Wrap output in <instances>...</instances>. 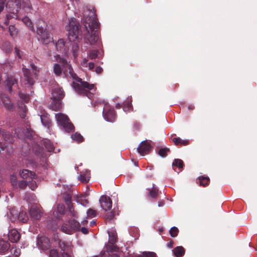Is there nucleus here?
<instances>
[{
    "mask_svg": "<svg viewBox=\"0 0 257 257\" xmlns=\"http://www.w3.org/2000/svg\"><path fill=\"white\" fill-rule=\"evenodd\" d=\"M63 197L67 206H70L72 204L71 202L72 195L70 193H64Z\"/></svg>",
    "mask_w": 257,
    "mask_h": 257,
    "instance_id": "obj_30",
    "label": "nucleus"
},
{
    "mask_svg": "<svg viewBox=\"0 0 257 257\" xmlns=\"http://www.w3.org/2000/svg\"><path fill=\"white\" fill-rule=\"evenodd\" d=\"M89 174H84L82 173L79 176V180L83 183H87L89 180Z\"/></svg>",
    "mask_w": 257,
    "mask_h": 257,
    "instance_id": "obj_38",
    "label": "nucleus"
},
{
    "mask_svg": "<svg viewBox=\"0 0 257 257\" xmlns=\"http://www.w3.org/2000/svg\"><path fill=\"white\" fill-rule=\"evenodd\" d=\"M50 255L51 257H58L59 253L56 249H53L50 250Z\"/></svg>",
    "mask_w": 257,
    "mask_h": 257,
    "instance_id": "obj_54",
    "label": "nucleus"
},
{
    "mask_svg": "<svg viewBox=\"0 0 257 257\" xmlns=\"http://www.w3.org/2000/svg\"><path fill=\"white\" fill-rule=\"evenodd\" d=\"M56 60L60 63L62 67L61 68L60 64L55 63L53 66V71L57 76H60L63 73L67 78H72L77 82H73L72 87L75 91L79 94L82 96H86L91 99L93 96V94L90 92L94 88V84H89L86 81H82V79L78 77L74 72L71 65L67 61L59 55L56 57Z\"/></svg>",
    "mask_w": 257,
    "mask_h": 257,
    "instance_id": "obj_1",
    "label": "nucleus"
},
{
    "mask_svg": "<svg viewBox=\"0 0 257 257\" xmlns=\"http://www.w3.org/2000/svg\"><path fill=\"white\" fill-rule=\"evenodd\" d=\"M173 251L174 252V255L176 257H181L185 253L184 248L182 246H177V247H175L173 250Z\"/></svg>",
    "mask_w": 257,
    "mask_h": 257,
    "instance_id": "obj_25",
    "label": "nucleus"
},
{
    "mask_svg": "<svg viewBox=\"0 0 257 257\" xmlns=\"http://www.w3.org/2000/svg\"><path fill=\"white\" fill-rule=\"evenodd\" d=\"M67 208L71 216L75 218L77 217V213L75 211L73 204H71L70 206H67Z\"/></svg>",
    "mask_w": 257,
    "mask_h": 257,
    "instance_id": "obj_43",
    "label": "nucleus"
},
{
    "mask_svg": "<svg viewBox=\"0 0 257 257\" xmlns=\"http://www.w3.org/2000/svg\"><path fill=\"white\" fill-rule=\"evenodd\" d=\"M97 212L96 211L92 209H89L87 211V215L88 217L90 218H93L96 216Z\"/></svg>",
    "mask_w": 257,
    "mask_h": 257,
    "instance_id": "obj_45",
    "label": "nucleus"
},
{
    "mask_svg": "<svg viewBox=\"0 0 257 257\" xmlns=\"http://www.w3.org/2000/svg\"><path fill=\"white\" fill-rule=\"evenodd\" d=\"M172 141L176 146H186L189 144L188 141L182 140L179 137L173 138Z\"/></svg>",
    "mask_w": 257,
    "mask_h": 257,
    "instance_id": "obj_26",
    "label": "nucleus"
},
{
    "mask_svg": "<svg viewBox=\"0 0 257 257\" xmlns=\"http://www.w3.org/2000/svg\"><path fill=\"white\" fill-rule=\"evenodd\" d=\"M37 33L43 44H47L53 41L51 34L42 27H37Z\"/></svg>",
    "mask_w": 257,
    "mask_h": 257,
    "instance_id": "obj_8",
    "label": "nucleus"
},
{
    "mask_svg": "<svg viewBox=\"0 0 257 257\" xmlns=\"http://www.w3.org/2000/svg\"><path fill=\"white\" fill-rule=\"evenodd\" d=\"M17 218L20 221L23 222H26L28 220L27 213L23 211L19 212Z\"/></svg>",
    "mask_w": 257,
    "mask_h": 257,
    "instance_id": "obj_31",
    "label": "nucleus"
},
{
    "mask_svg": "<svg viewBox=\"0 0 257 257\" xmlns=\"http://www.w3.org/2000/svg\"><path fill=\"white\" fill-rule=\"evenodd\" d=\"M50 242H38L37 246L41 247L43 250H46L49 248Z\"/></svg>",
    "mask_w": 257,
    "mask_h": 257,
    "instance_id": "obj_40",
    "label": "nucleus"
},
{
    "mask_svg": "<svg viewBox=\"0 0 257 257\" xmlns=\"http://www.w3.org/2000/svg\"><path fill=\"white\" fill-rule=\"evenodd\" d=\"M21 130L18 128L15 131V133L17 134V137L19 138H29L31 139L32 137L33 132L31 128L26 127L24 129L22 132H20Z\"/></svg>",
    "mask_w": 257,
    "mask_h": 257,
    "instance_id": "obj_16",
    "label": "nucleus"
},
{
    "mask_svg": "<svg viewBox=\"0 0 257 257\" xmlns=\"http://www.w3.org/2000/svg\"><path fill=\"white\" fill-rule=\"evenodd\" d=\"M44 145L47 150L49 152H51L53 151L54 150V146L51 142L48 140H46L44 141Z\"/></svg>",
    "mask_w": 257,
    "mask_h": 257,
    "instance_id": "obj_36",
    "label": "nucleus"
},
{
    "mask_svg": "<svg viewBox=\"0 0 257 257\" xmlns=\"http://www.w3.org/2000/svg\"><path fill=\"white\" fill-rule=\"evenodd\" d=\"M19 96L20 98L25 103H27L29 100V95L25 93H19Z\"/></svg>",
    "mask_w": 257,
    "mask_h": 257,
    "instance_id": "obj_46",
    "label": "nucleus"
},
{
    "mask_svg": "<svg viewBox=\"0 0 257 257\" xmlns=\"http://www.w3.org/2000/svg\"><path fill=\"white\" fill-rule=\"evenodd\" d=\"M152 149V147L148 141L142 142L137 148L138 152L142 156L147 155Z\"/></svg>",
    "mask_w": 257,
    "mask_h": 257,
    "instance_id": "obj_12",
    "label": "nucleus"
},
{
    "mask_svg": "<svg viewBox=\"0 0 257 257\" xmlns=\"http://www.w3.org/2000/svg\"><path fill=\"white\" fill-rule=\"evenodd\" d=\"M179 229L177 227L174 226L171 228L169 230L170 235L173 237H175L178 235Z\"/></svg>",
    "mask_w": 257,
    "mask_h": 257,
    "instance_id": "obj_41",
    "label": "nucleus"
},
{
    "mask_svg": "<svg viewBox=\"0 0 257 257\" xmlns=\"http://www.w3.org/2000/svg\"><path fill=\"white\" fill-rule=\"evenodd\" d=\"M89 11H92V12H94V14H95V16H96V15L95 14V12L94 11V9H93V10L88 9L87 10V12H86V13H87V14H86L84 15V18H83V21H84L85 18L88 17V15H89Z\"/></svg>",
    "mask_w": 257,
    "mask_h": 257,
    "instance_id": "obj_60",
    "label": "nucleus"
},
{
    "mask_svg": "<svg viewBox=\"0 0 257 257\" xmlns=\"http://www.w3.org/2000/svg\"><path fill=\"white\" fill-rule=\"evenodd\" d=\"M103 115L105 120L109 122H113L116 119V113L113 108L105 104L103 108Z\"/></svg>",
    "mask_w": 257,
    "mask_h": 257,
    "instance_id": "obj_10",
    "label": "nucleus"
},
{
    "mask_svg": "<svg viewBox=\"0 0 257 257\" xmlns=\"http://www.w3.org/2000/svg\"><path fill=\"white\" fill-rule=\"evenodd\" d=\"M11 182L14 187L17 188L18 186L17 178L15 175L13 174L10 177Z\"/></svg>",
    "mask_w": 257,
    "mask_h": 257,
    "instance_id": "obj_44",
    "label": "nucleus"
},
{
    "mask_svg": "<svg viewBox=\"0 0 257 257\" xmlns=\"http://www.w3.org/2000/svg\"><path fill=\"white\" fill-rule=\"evenodd\" d=\"M31 66L33 71L32 73L28 69L23 68V72L24 73L25 80L27 82V83L30 86L33 85L34 84L35 82L34 77L35 78H36V77L38 75V73L39 72V70H37V66H36L34 65V64H31Z\"/></svg>",
    "mask_w": 257,
    "mask_h": 257,
    "instance_id": "obj_6",
    "label": "nucleus"
},
{
    "mask_svg": "<svg viewBox=\"0 0 257 257\" xmlns=\"http://www.w3.org/2000/svg\"><path fill=\"white\" fill-rule=\"evenodd\" d=\"M132 107V103L129 101L126 102L123 106V109L124 111L129 110Z\"/></svg>",
    "mask_w": 257,
    "mask_h": 257,
    "instance_id": "obj_53",
    "label": "nucleus"
},
{
    "mask_svg": "<svg viewBox=\"0 0 257 257\" xmlns=\"http://www.w3.org/2000/svg\"><path fill=\"white\" fill-rule=\"evenodd\" d=\"M9 241H19L21 234L15 229H11L8 234Z\"/></svg>",
    "mask_w": 257,
    "mask_h": 257,
    "instance_id": "obj_20",
    "label": "nucleus"
},
{
    "mask_svg": "<svg viewBox=\"0 0 257 257\" xmlns=\"http://www.w3.org/2000/svg\"><path fill=\"white\" fill-rule=\"evenodd\" d=\"M80 229V224L75 219H69L67 222L63 224L61 230L68 234H72Z\"/></svg>",
    "mask_w": 257,
    "mask_h": 257,
    "instance_id": "obj_3",
    "label": "nucleus"
},
{
    "mask_svg": "<svg viewBox=\"0 0 257 257\" xmlns=\"http://www.w3.org/2000/svg\"><path fill=\"white\" fill-rule=\"evenodd\" d=\"M71 242H59V247L62 250L68 251L70 247Z\"/></svg>",
    "mask_w": 257,
    "mask_h": 257,
    "instance_id": "obj_33",
    "label": "nucleus"
},
{
    "mask_svg": "<svg viewBox=\"0 0 257 257\" xmlns=\"http://www.w3.org/2000/svg\"><path fill=\"white\" fill-rule=\"evenodd\" d=\"M84 25L87 31L84 37L85 40L91 45L95 44L99 40L98 29L99 24L94 12L89 11L88 17L84 19Z\"/></svg>",
    "mask_w": 257,
    "mask_h": 257,
    "instance_id": "obj_2",
    "label": "nucleus"
},
{
    "mask_svg": "<svg viewBox=\"0 0 257 257\" xmlns=\"http://www.w3.org/2000/svg\"><path fill=\"white\" fill-rule=\"evenodd\" d=\"M40 117L43 125L49 128L51 126V122L48 114L44 113L40 115Z\"/></svg>",
    "mask_w": 257,
    "mask_h": 257,
    "instance_id": "obj_24",
    "label": "nucleus"
},
{
    "mask_svg": "<svg viewBox=\"0 0 257 257\" xmlns=\"http://www.w3.org/2000/svg\"><path fill=\"white\" fill-rule=\"evenodd\" d=\"M6 0H0V14L2 12L5 7H6L7 8H10L12 7L13 9L11 10L12 11V13H14V10H16V12H18L19 9L20 8V4L19 1L15 0V2L11 4L13 0H11V1H9L6 5H5V2Z\"/></svg>",
    "mask_w": 257,
    "mask_h": 257,
    "instance_id": "obj_11",
    "label": "nucleus"
},
{
    "mask_svg": "<svg viewBox=\"0 0 257 257\" xmlns=\"http://www.w3.org/2000/svg\"><path fill=\"white\" fill-rule=\"evenodd\" d=\"M15 53L16 55V56L20 59L22 58L21 54V51L18 49L17 47H15Z\"/></svg>",
    "mask_w": 257,
    "mask_h": 257,
    "instance_id": "obj_56",
    "label": "nucleus"
},
{
    "mask_svg": "<svg viewBox=\"0 0 257 257\" xmlns=\"http://www.w3.org/2000/svg\"><path fill=\"white\" fill-rule=\"evenodd\" d=\"M58 123L63 127L67 133L73 132L74 131V125L70 121L68 117L62 113L56 114Z\"/></svg>",
    "mask_w": 257,
    "mask_h": 257,
    "instance_id": "obj_4",
    "label": "nucleus"
},
{
    "mask_svg": "<svg viewBox=\"0 0 257 257\" xmlns=\"http://www.w3.org/2000/svg\"><path fill=\"white\" fill-rule=\"evenodd\" d=\"M19 106L20 109L19 110L20 115L22 118H25L27 111L26 106L23 102H21L19 103Z\"/></svg>",
    "mask_w": 257,
    "mask_h": 257,
    "instance_id": "obj_28",
    "label": "nucleus"
},
{
    "mask_svg": "<svg viewBox=\"0 0 257 257\" xmlns=\"http://www.w3.org/2000/svg\"><path fill=\"white\" fill-rule=\"evenodd\" d=\"M109 236L108 241H117V234L115 230L113 228L110 229L108 231Z\"/></svg>",
    "mask_w": 257,
    "mask_h": 257,
    "instance_id": "obj_27",
    "label": "nucleus"
},
{
    "mask_svg": "<svg viewBox=\"0 0 257 257\" xmlns=\"http://www.w3.org/2000/svg\"><path fill=\"white\" fill-rule=\"evenodd\" d=\"M65 93L62 88H56L52 92L54 98L51 106L55 111L59 110L61 106V100L64 97Z\"/></svg>",
    "mask_w": 257,
    "mask_h": 257,
    "instance_id": "obj_5",
    "label": "nucleus"
},
{
    "mask_svg": "<svg viewBox=\"0 0 257 257\" xmlns=\"http://www.w3.org/2000/svg\"><path fill=\"white\" fill-rule=\"evenodd\" d=\"M80 230H81V232L85 234H87L88 232V229L84 227H82L81 228H80Z\"/></svg>",
    "mask_w": 257,
    "mask_h": 257,
    "instance_id": "obj_61",
    "label": "nucleus"
},
{
    "mask_svg": "<svg viewBox=\"0 0 257 257\" xmlns=\"http://www.w3.org/2000/svg\"><path fill=\"white\" fill-rule=\"evenodd\" d=\"M95 65L93 62H90L88 65V67L90 70H92L94 68Z\"/></svg>",
    "mask_w": 257,
    "mask_h": 257,
    "instance_id": "obj_62",
    "label": "nucleus"
},
{
    "mask_svg": "<svg viewBox=\"0 0 257 257\" xmlns=\"http://www.w3.org/2000/svg\"><path fill=\"white\" fill-rule=\"evenodd\" d=\"M30 214L33 219L39 220L42 215V212L37 206H32L30 209Z\"/></svg>",
    "mask_w": 257,
    "mask_h": 257,
    "instance_id": "obj_15",
    "label": "nucleus"
},
{
    "mask_svg": "<svg viewBox=\"0 0 257 257\" xmlns=\"http://www.w3.org/2000/svg\"><path fill=\"white\" fill-rule=\"evenodd\" d=\"M148 196L150 199H156L158 198L160 194L159 189L155 186L154 184H153L152 188L148 189Z\"/></svg>",
    "mask_w": 257,
    "mask_h": 257,
    "instance_id": "obj_21",
    "label": "nucleus"
},
{
    "mask_svg": "<svg viewBox=\"0 0 257 257\" xmlns=\"http://www.w3.org/2000/svg\"><path fill=\"white\" fill-rule=\"evenodd\" d=\"M196 182L199 186L205 187L209 185L210 179L208 177L199 176L197 178Z\"/></svg>",
    "mask_w": 257,
    "mask_h": 257,
    "instance_id": "obj_23",
    "label": "nucleus"
},
{
    "mask_svg": "<svg viewBox=\"0 0 257 257\" xmlns=\"http://www.w3.org/2000/svg\"><path fill=\"white\" fill-rule=\"evenodd\" d=\"M79 50V47L76 43H74L72 44V51L73 53V56L74 57H76L77 56V52Z\"/></svg>",
    "mask_w": 257,
    "mask_h": 257,
    "instance_id": "obj_48",
    "label": "nucleus"
},
{
    "mask_svg": "<svg viewBox=\"0 0 257 257\" xmlns=\"http://www.w3.org/2000/svg\"><path fill=\"white\" fill-rule=\"evenodd\" d=\"M23 22L26 23L29 27L32 25L30 20L28 17H25L23 19Z\"/></svg>",
    "mask_w": 257,
    "mask_h": 257,
    "instance_id": "obj_55",
    "label": "nucleus"
},
{
    "mask_svg": "<svg viewBox=\"0 0 257 257\" xmlns=\"http://www.w3.org/2000/svg\"><path fill=\"white\" fill-rule=\"evenodd\" d=\"M105 248L106 250L100 252V257H119L117 254L119 248L114 244V242H108Z\"/></svg>",
    "mask_w": 257,
    "mask_h": 257,
    "instance_id": "obj_7",
    "label": "nucleus"
},
{
    "mask_svg": "<svg viewBox=\"0 0 257 257\" xmlns=\"http://www.w3.org/2000/svg\"><path fill=\"white\" fill-rule=\"evenodd\" d=\"M7 85L8 87L9 92L11 93L13 89L18 86L17 80L13 76H8L7 79Z\"/></svg>",
    "mask_w": 257,
    "mask_h": 257,
    "instance_id": "obj_18",
    "label": "nucleus"
},
{
    "mask_svg": "<svg viewBox=\"0 0 257 257\" xmlns=\"http://www.w3.org/2000/svg\"><path fill=\"white\" fill-rule=\"evenodd\" d=\"M172 165L174 166H176L180 169H182L183 168L184 164L182 160L179 159H176L174 160Z\"/></svg>",
    "mask_w": 257,
    "mask_h": 257,
    "instance_id": "obj_39",
    "label": "nucleus"
},
{
    "mask_svg": "<svg viewBox=\"0 0 257 257\" xmlns=\"http://www.w3.org/2000/svg\"><path fill=\"white\" fill-rule=\"evenodd\" d=\"M19 175L24 179H35L36 178L35 173L28 169L21 170Z\"/></svg>",
    "mask_w": 257,
    "mask_h": 257,
    "instance_id": "obj_17",
    "label": "nucleus"
},
{
    "mask_svg": "<svg viewBox=\"0 0 257 257\" xmlns=\"http://www.w3.org/2000/svg\"><path fill=\"white\" fill-rule=\"evenodd\" d=\"M76 201L83 206H85L88 203V201L85 198V196L82 195L77 196Z\"/></svg>",
    "mask_w": 257,
    "mask_h": 257,
    "instance_id": "obj_34",
    "label": "nucleus"
},
{
    "mask_svg": "<svg viewBox=\"0 0 257 257\" xmlns=\"http://www.w3.org/2000/svg\"><path fill=\"white\" fill-rule=\"evenodd\" d=\"M99 51L96 50H90L88 53V56L90 59H94L97 57Z\"/></svg>",
    "mask_w": 257,
    "mask_h": 257,
    "instance_id": "obj_42",
    "label": "nucleus"
},
{
    "mask_svg": "<svg viewBox=\"0 0 257 257\" xmlns=\"http://www.w3.org/2000/svg\"><path fill=\"white\" fill-rule=\"evenodd\" d=\"M95 71L96 72V73L97 74H100L103 71V69H102V68L101 67L97 66V67H96V68L95 69Z\"/></svg>",
    "mask_w": 257,
    "mask_h": 257,
    "instance_id": "obj_58",
    "label": "nucleus"
},
{
    "mask_svg": "<svg viewBox=\"0 0 257 257\" xmlns=\"http://www.w3.org/2000/svg\"><path fill=\"white\" fill-rule=\"evenodd\" d=\"M10 245L8 242H0V253H4L8 251Z\"/></svg>",
    "mask_w": 257,
    "mask_h": 257,
    "instance_id": "obj_32",
    "label": "nucleus"
},
{
    "mask_svg": "<svg viewBox=\"0 0 257 257\" xmlns=\"http://www.w3.org/2000/svg\"><path fill=\"white\" fill-rule=\"evenodd\" d=\"M128 255L126 257H157V254L154 252L144 251L141 254L135 253H131L127 252Z\"/></svg>",
    "mask_w": 257,
    "mask_h": 257,
    "instance_id": "obj_19",
    "label": "nucleus"
},
{
    "mask_svg": "<svg viewBox=\"0 0 257 257\" xmlns=\"http://www.w3.org/2000/svg\"><path fill=\"white\" fill-rule=\"evenodd\" d=\"M62 257H71V255L68 252H63L62 253Z\"/></svg>",
    "mask_w": 257,
    "mask_h": 257,
    "instance_id": "obj_64",
    "label": "nucleus"
},
{
    "mask_svg": "<svg viewBox=\"0 0 257 257\" xmlns=\"http://www.w3.org/2000/svg\"><path fill=\"white\" fill-rule=\"evenodd\" d=\"M28 182L26 181L22 180L19 182V187L21 189H25L28 186Z\"/></svg>",
    "mask_w": 257,
    "mask_h": 257,
    "instance_id": "obj_49",
    "label": "nucleus"
},
{
    "mask_svg": "<svg viewBox=\"0 0 257 257\" xmlns=\"http://www.w3.org/2000/svg\"><path fill=\"white\" fill-rule=\"evenodd\" d=\"M58 211L61 214H63L65 211V206L63 204H58L57 206Z\"/></svg>",
    "mask_w": 257,
    "mask_h": 257,
    "instance_id": "obj_51",
    "label": "nucleus"
},
{
    "mask_svg": "<svg viewBox=\"0 0 257 257\" xmlns=\"http://www.w3.org/2000/svg\"><path fill=\"white\" fill-rule=\"evenodd\" d=\"M71 138L73 140L77 142V143H81L84 141L83 137L80 134L76 133L75 134L71 135Z\"/></svg>",
    "mask_w": 257,
    "mask_h": 257,
    "instance_id": "obj_35",
    "label": "nucleus"
},
{
    "mask_svg": "<svg viewBox=\"0 0 257 257\" xmlns=\"http://www.w3.org/2000/svg\"><path fill=\"white\" fill-rule=\"evenodd\" d=\"M0 134L2 135L3 138L6 141L11 142L13 140L12 135L4 130H1Z\"/></svg>",
    "mask_w": 257,
    "mask_h": 257,
    "instance_id": "obj_29",
    "label": "nucleus"
},
{
    "mask_svg": "<svg viewBox=\"0 0 257 257\" xmlns=\"http://www.w3.org/2000/svg\"><path fill=\"white\" fill-rule=\"evenodd\" d=\"M114 212H111L109 213H107V214H106L105 215V219L107 221H110L112 219H113L114 217Z\"/></svg>",
    "mask_w": 257,
    "mask_h": 257,
    "instance_id": "obj_50",
    "label": "nucleus"
},
{
    "mask_svg": "<svg viewBox=\"0 0 257 257\" xmlns=\"http://www.w3.org/2000/svg\"><path fill=\"white\" fill-rule=\"evenodd\" d=\"M31 180V181L28 182V186L31 190H35L37 187V183L35 181L33 180L34 179Z\"/></svg>",
    "mask_w": 257,
    "mask_h": 257,
    "instance_id": "obj_47",
    "label": "nucleus"
},
{
    "mask_svg": "<svg viewBox=\"0 0 257 257\" xmlns=\"http://www.w3.org/2000/svg\"><path fill=\"white\" fill-rule=\"evenodd\" d=\"M69 29L68 30V38L70 42H74L78 38L79 33V26L74 24L73 21L69 24Z\"/></svg>",
    "mask_w": 257,
    "mask_h": 257,
    "instance_id": "obj_9",
    "label": "nucleus"
},
{
    "mask_svg": "<svg viewBox=\"0 0 257 257\" xmlns=\"http://www.w3.org/2000/svg\"><path fill=\"white\" fill-rule=\"evenodd\" d=\"M136 231L137 232V233L135 234V235H134V237H135V239H138V236H139V233L138 232V229L136 228H133L131 230H130V233H132V232L133 231Z\"/></svg>",
    "mask_w": 257,
    "mask_h": 257,
    "instance_id": "obj_57",
    "label": "nucleus"
},
{
    "mask_svg": "<svg viewBox=\"0 0 257 257\" xmlns=\"http://www.w3.org/2000/svg\"><path fill=\"white\" fill-rule=\"evenodd\" d=\"M57 50L62 54H66L68 51V47L66 42L63 39H60L55 43Z\"/></svg>",
    "mask_w": 257,
    "mask_h": 257,
    "instance_id": "obj_14",
    "label": "nucleus"
},
{
    "mask_svg": "<svg viewBox=\"0 0 257 257\" xmlns=\"http://www.w3.org/2000/svg\"><path fill=\"white\" fill-rule=\"evenodd\" d=\"M1 98L5 107L9 110H13L14 106L10 98L5 94H2Z\"/></svg>",
    "mask_w": 257,
    "mask_h": 257,
    "instance_id": "obj_22",
    "label": "nucleus"
},
{
    "mask_svg": "<svg viewBox=\"0 0 257 257\" xmlns=\"http://www.w3.org/2000/svg\"><path fill=\"white\" fill-rule=\"evenodd\" d=\"M51 221H52V222H53L54 223V224H53V225L52 226H49V227H50L52 229H55L57 226V225L55 223V221H53V220H52Z\"/></svg>",
    "mask_w": 257,
    "mask_h": 257,
    "instance_id": "obj_63",
    "label": "nucleus"
},
{
    "mask_svg": "<svg viewBox=\"0 0 257 257\" xmlns=\"http://www.w3.org/2000/svg\"><path fill=\"white\" fill-rule=\"evenodd\" d=\"M99 203L103 210L107 211L110 210L112 207V201L109 197L103 195L99 199Z\"/></svg>",
    "mask_w": 257,
    "mask_h": 257,
    "instance_id": "obj_13",
    "label": "nucleus"
},
{
    "mask_svg": "<svg viewBox=\"0 0 257 257\" xmlns=\"http://www.w3.org/2000/svg\"><path fill=\"white\" fill-rule=\"evenodd\" d=\"M10 213L13 216V218L16 219L17 218L18 212L15 209H10Z\"/></svg>",
    "mask_w": 257,
    "mask_h": 257,
    "instance_id": "obj_52",
    "label": "nucleus"
},
{
    "mask_svg": "<svg viewBox=\"0 0 257 257\" xmlns=\"http://www.w3.org/2000/svg\"><path fill=\"white\" fill-rule=\"evenodd\" d=\"M170 152V149L168 148H161L159 150L158 152V154L162 157L164 158L166 157L168 153Z\"/></svg>",
    "mask_w": 257,
    "mask_h": 257,
    "instance_id": "obj_37",
    "label": "nucleus"
},
{
    "mask_svg": "<svg viewBox=\"0 0 257 257\" xmlns=\"http://www.w3.org/2000/svg\"><path fill=\"white\" fill-rule=\"evenodd\" d=\"M37 241H49V239L45 236L38 237Z\"/></svg>",
    "mask_w": 257,
    "mask_h": 257,
    "instance_id": "obj_59",
    "label": "nucleus"
}]
</instances>
